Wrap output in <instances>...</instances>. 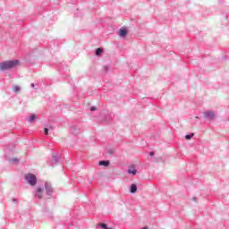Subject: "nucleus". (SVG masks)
<instances>
[{
    "label": "nucleus",
    "instance_id": "obj_4",
    "mask_svg": "<svg viewBox=\"0 0 229 229\" xmlns=\"http://www.w3.org/2000/svg\"><path fill=\"white\" fill-rule=\"evenodd\" d=\"M42 192H44V189L42 187H38L34 192L35 198H38V199H42V198H44Z\"/></svg>",
    "mask_w": 229,
    "mask_h": 229
},
{
    "label": "nucleus",
    "instance_id": "obj_16",
    "mask_svg": "<svg viewBox=\"0 0 229 229\" xmlns=\"http://www.w3.org/2000/svg\"><path fill=\"white\" fill-rule=\"evenodd\" d=\"M57 67H58L59 71H64L66 66H65L64 63H61V64H58Z\"/></svg>",
    "mask_w": 229,
    "mask_h": 229
},
{
    "label": "nucleus",
    "instance_id": "obj_3",
    "mask_svg": "<svg viewBox=\"0 0 229 229\" xmlns=\"http://www.w3.org/2000/svg\"><path fill=\"white\" fill-rule=\"evenodd\" d=\"M44 187L47 194V199H53V184L49 182H46Z\"/></svg>",
    "mask_w": 229,
    "mask_h": 229
},
{
    "label": "nucleus",
    "instance_id": "obj_11",
    "mask_svg": "<svg viewBox=\"0 0 229 229\" xmlns=\"http://www.w3.org/2000/svg\"><path fill=\"white\" fill-rule=\"evenodd\" d=\"M98 165H103L104 167H108V165H110V161L109 160H100L98 162Z\"/></svg>",
    "mask_w": 229,
    "mask_h": 229
},
{
    "label": "nucleus",
    "instance_id": "obj_10",
    "mask_svg": "<svg viewBox=\"0 0 229 229\" xmlns=\"http://www.w3.org/2000/svg\"><path fill=\"white\" fill-rule=\"evenodd\" d=\"M67 225H68V229H74L78 226V222L72 221V222L68 223Z\"/></svg>",
    "mask_w": 229,
    "mask_h": 229
},
{
    "label": "nucleus",
    "instance_id": "obj_9",
    "mask_svg": "<svg viewBox=\"0 0 229 229\" xmlns=\"http://www.w3.org/2000/svg\"><path fill=\"white\" fill-rule=\"evenodd\" d=\"M96 229H114L113 227H108L105 223H99L96 225Z\"/></svg>",
    "mask_w": 229,
    "mask_h": 229
},
{
    "label": "nucleus",
    "instance_id": "obj_18",
    "mask_svg": "<svg viewBox=\"0 0 229 229\" xmlns=\"http://www.w3.org/2000/svg\"><path fill=\"white\" fill-rule=\"evenodd\" d=\"M9 162H12L13 164H16V162H19V158L14 157V158L9 159Z\"/></svg>",
    "mask_w": 229,
    "mask_h": 229
},
{
    "label": "nucleus",
    "instance_id": "obj_21",
    "mask_svg": "<svg viewBox=\"0 0 229 229\" xmlns=\"http://www.w3.org/2000/svg\"><path fill=\"white\" fill-rule=\"evenodd\" d=\"M45 135H49V128L46 127L44 128Z\"/></svg>",
    "mask_w": 229,
    "mask_h": 229
},
{
    "label": "nucleus",
    "instance_id": "obj_22",
    "mask_svg": "<svg viewBox=\"0 0 229 229\" xmlns=\"http://www.w3.org/2000/svg\"><path fill=\"white\" fill-rule=\"evenodd\" d=\"M97 109H98V108H97L95 106H92L89 108L90 112H96Z\"/></svg>",
    "mask_w": 229,
    "mask_h": 229
},
{
    "label": "nucleus",
    "instance_id": "obj_2",
    "mask_svg": "<svg viewBox=\"0 0 229 229\" xmlns=\"http://www.w3.org/2000/svg\"><path fill=\"white\" fill-rule=\"evenodd\" d=\"M24 180L30 185V187H35L37 185L38 179H37V175L35 174H27L24 176Z\"/></svg>",
    "mask_w": 229,
    "mask_h": 229
},
{
    "label": "nucleus",
    "instance_id": "obj_19",
    "mask_svg": "<svg viewBox=\"0 0 229 229\" xmlns=\"http://www.w3.org/2000/svg\"><path fill=\"white\" fill-rule=\"evenodd\" d=\"M13 92H21V87H19V86H14V88H13Z\"/></svg>",
    "mask_w": 229,
    "mask_h": 229
},
{
    "label": "nucleus",
    "instance_id": "obj_8",
    "mask_svg": "<svg viewBox=\"0 0 229 229\" xmlns=\"http://www.w3.org/2000/svg\"><path fill=\"white\" fill-rule=\"evenodd\" d=\"M118 35L122 38H124V37H126V35H128V29H126V28L120 29Z\"/></svg>",
    "mask_w": 229,
    "mask_h": 229
},
{
    "label": "nucleus",
    "instance_id": "obj_23",
    "mask_svg": "<svg viewBox=\"0 0 229 229\" xmlns=\"http://www.w3.org/2000/svg\"><path fill=\"white\" fill-rule=\"evenodd\" d=\"M12 201H13V203H19V200H17V199H15V198H13Z\"/></svg>",
    "mask_w": 229,
    "mask_h": 229
},
{
    "label": "nucleus",
    "instance_id": "obj_6",
    "mask_svg": "<svg viewBox=\"0 0 229 229\" xmlns=\"http://www.w3.org/2000/svg\"><path fill=\"white\" fill-rule=\"evenodd\" d=\"M62 158V156L58 153H52V164H58Z\"/></svg>",
    "mask_w": 229,
    "mask_h": 229
},
{
    "label": "nucleus",
    "instance_id": "obj_20",
    "mask_svg": "<svg viewBox=\"0 0 229 229\" xmlns=\"http://www.w3.org/2000/svg\"><path fill=\"white\" fill-rule=\"evenodd\" d=\"M103 69H104V72H108V71H110V66L105 65V66L103 67Z\"/></svg>",
    "mask_w": 229,
    "mask_h": 229
},
{
    "label": "nucleus",
    "instance_id": "obj_28",
    "mask_svg": "<svg viewBox=\"0 0 229 229\" xmlns=\"http://www.w3.org/2000/svg\"><path fill=\"white\" fill-rule=\"evenodd\" d=\"M2 193H3V189L0 186V194H2Z\"/></svg>",
    "mask_w": 229,
    "mask_h": 229
},
{
    "label": "nucleus",
    "instance_id": "obj_7",
    "mask_svg": "<svg viewBox=\"0 0 229 229\" xmlns=\"http://www.w3.org/2000/svg\"><path fill=\"white\" fill-rule=\"evenodd\" d=\"M70 131L72 135H79V133L81 131L80 127L78 125H72L70 128Z\"/></svg>",
    "mask_w": 229,
    "mask_h": 229
},
{
    "label": "nucleus",
    "instance_id": "obj_15",
    "mask_svg": "<svg viewBox=\"0 0 229 229\" xmlns=\"http://www.w3.org/2000/svg\"><path fill=\"white\" fill-rule=\"evenodd\" d=\"M103 51L104 50L101 47L97 48L96 51H95L96 56H101V54L103 53Z\"/></svg>",
    "mask_w": 229,
    "mask_h": 229
},
{
    "label": "nucleus",
    "instance_id": "obj_5",
    "mask_svg": "<svg viewBox=\"0 0 229 229\" xmlns=\"http://www.w3.org/2000/svg\"><path fill=\"white\" fill-rule=\"evenodd\" d=\"M205 119H208V121H213V119L216 117V114L212 111H206L204 113Z\"/></svg>",
    "mask_w": 229,
    "mask_h": 229
},
{
    "label": "nucleus",
    "instance_id": "obj_25",
    "mask_svg": "<svg viewBox=\"0 0 229 229\" xmlns=\"http://www.w3.org/2000/svg\"><path fill=\"white\" fill-rule=\"evenodd\" d=\"M30 87H31L32 89H35V83H31V84H30Z\"/></svg>",
    "mask_w": 229,
    "mask_h": 229
},
{
    "label": "nucleus",
    "instance_id": "obj_26",
    "mask_svg": "<svg viewBox=\"0 0 229 229\" xmlns=\"http://www.w3.org/2000/svg\"><path fill=\"white\" fill-rule=\"evenodd\" d=\"M149 227H148V226H143V227H141V228H140V229H148Z\"/></svg>",
    "mask_w": 229,
    "mask_h": 229
},
{
    "label": "nucleus",
    "instance_id": "obj_13",
    "mask_svg": "<svg viewBox=\"0 0 229 229\" xmlns=\"http://www.w3.org/2000/svg\"><path fill=\"white\" fill-rule=\"evenodd\" d=\"M38 116L35 114H30V116L28 118L29 123H35Z\"/></svg>",
    "mask_w": 229,
    "mask_h": 229
},
{
    "label": "nucleus",
    "instance_id": "obj_14",
    "mask_svg": "<svg viewBox=\"0 0 229 229\" xmlns=\"http://www.w3.org/2000/svg\"><path fill=\"white\" fill-rule=\"evenodd\" d=\"M128 174H132L133 176H135V174H137V169L133 168V167H129V169L127 170Z\"/></svg>",
    "mask_w": 229,
    "mask_h": 229
},
{
    "label": "nucleus",
    "instance_id": "obj_17",
    "mask_svg": "<svg viewBox=\"0 0 229 229\" xmlns=\"http://www.w3.org/2000/svg\"><path fill=\"white\" fill-rule=\"evenodd\" d=\"M192 137H194V133L191 132L190 134H186L184 139H186V140H191V139H192Z\"/></svg>",
    "mask_w": 229,
    "mask_h": 229
},
{
    "label": "nucleus",
    "instance_id": "obj_27",
    "mask_svg": "<svg viewBox=\"0 0 229 229\" xmlns=\"http://www.w3.org/2000/svg\"><path fill=\"white\" fill-rule=\"evenodd\" d=\"M193 201H198V199L196 197H193Z\"/></svg>",
    "mask_w": 229,
    "mask_h": 229
},
{
    "label": "nucleus",
    "instance_id": "obj_1",
    "mask_svg": "<svg viewBox=\"0 0 229 229\" xmlns=\"http://www.w3.org/2000/svg\"><path fill=\"white\" fill-rule=\"evenodd\" d=\"M21 61L19 59L9 60L0 63V71H10L19 67Z\"/></svg>",
    "mask_w": 229,
    "mask_h": 229
},
{
    "label": "nucleus",
    "instance_id": "obj_12",
    "mask_svg": "<svg viewBox=\"0 0 229 229\" xmlns=\"http://www.w3.org/2000/svg\"><path fill=\"white\" fill-rule=\"evenodd\" d=\"M137 184L135 183H132L131 184V187H130V192L131 194H135V192H137Z\"/></svg>",
    "mask_w": 229,
    "mask_h": 229
},
{
    "label": "nucleus",
    "instance_id": "obj_24",
    "mask_svg": "<svg viewBox=\"0 0 229 229\" xmlns=\"http://www.w3.org/2000/svg\"><path fill=\"white\" fill-rule=\"evenodd\" d=\"M149 156L150 157H155V152H153V151L149 152Z\"/></svg>",
    "mask_w": 229,
    "mask_h": 229
}]
</instances>
